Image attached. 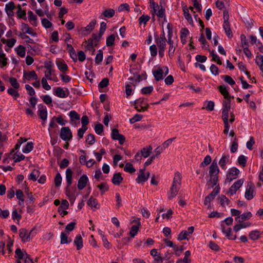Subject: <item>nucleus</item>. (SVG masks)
Listing matches in <instances>:
<instances>
[{"instance_id":"1","label":"nucleus","mask_w":263,"mask_h":263,"mask_svg":"<svg viewBox=\"0 0 263 263\" xmlns=\"http://www.w3.org/2000/svg\"><path fill=\"white\" fill-rule=\"evenodd\" d=\"M219 169L217 161L214 160L209 167L210 180L207 182L208 189H210L216 185L218 181Z\"/></svg>"},{"instance_id":"2","label":"nucleus","mask_w":263,"mask_h":263,"mask_svg":"<svg viewBox=\"0 0 263 263\" xmlns=\"http://www.w3.org/2000/svg\"><path fill=\"white\" fill-rule=\"evenodd\" d=\"M181 174L178 172L175 173L172 185L168 193V199L169 200H171L177 195L181 186Z\"/></svg>"},{"instance_id":"3","label":"nucleus","mask_w":263,"mask_h":263,"mask_svg":"<svg viewBox=\"0 0 263 263\" xmlns=\"http://www.w3.org/2000/svg\"><path fill=\"white\" fill-rule=\"evenodd\" d=\"M231 109V100H224L222 102V119L223 121H228L229 112Z\"/></svg>"},{"instance_id":"4","label":"nucleus","mask_w":263,"mask_h":263,"mask_svg":"<svg viewBox=\"0 0 263 263\" xmlns=\"http://www.w3.org/2000/svg\"><path fill=\"white\" fill-rule=\"evenodd\" d=\"M255 186L253 182L250 181L248 183L245 194V197L247 200H251L254 196Z\"/></svg>"},{"instance_id":"5","label":"nucleus","mask_w":263,"mask_h":263,"mask_svg":"<svg viewBox=\"0 0 263 263\" xmlns=\"http://www.w3.org/2000/svg\"><path fill=\"white\" fill-rule=\"evenodd\" d=\"M60 136L64 141L70 140L72 137V133L68 127H62L61 129Z\"/></svg>"},{"instance_id":"6","label":"nucleus","mask_w":263,"mask_h":263,"mask_svg":"<svg viewBox=\"0 0 263 263\" xmlns=\"http://www.w3.org/2000/svg\"><path fill=\"white\" fill-rule=\"evenodd\" d=\"M145 167L143 169L139 170L138 177L136 180L138 183L144 182L148 180L150 173L148 172L145 174Z\"/></svg>"},{"instance_id":"7","label":"nucleus","mask_w":263,"mask_h":263,"mask_svg":"<svg viewBox=\"0 0 263 263\" xmlns=\"http://www.w3.org/2000/svg\"><path fill=\"white\" fill-rule=\"evenodd\" d=\"M239 170L235 167L230 168L227 175L226 181L231 182L237 178L239 174Z\"/></svg>"},{"instance_id":"8","label":"nucleus","mask_w":263,"mask_h":263,"mask_svg":"<svg viewBox=\"0 0 263 263\" xmlns=\"http://www.w3.org/2000/svg\"><path fill=\"white\" fill-rule=\"evenodd\" d=\"M150 4L151 6L153 7V10L157 16L162 18L165 16V9L162 6H161L160 9H159V6L154 1H151Z\"/></svg>"},{"instance_id":"9","label":"nucleus","mask_w":263,"mask_h":263,"mask_svg":"<svg viewBox=\"0 0 263 263\" xmlns=\"http://www.w3.org/2000/svg\"><path fill=\"white\" fill-rule=\"evenodd\" d=\"M111 138L114 140H117L120 144H123L125 141V137L120 134L119 130L117 128H114L111 131Z\"/></svg>"},{"instance_id":"10","label":"nucleus","mask_w":263,"mask_h":263,"mask_svg":"<svg viewBox=\"0 0 263 263\" xmlns=\"http://www.w3.org/2000/svg\"><path fill=\"white\" fill-rule=\"evenodd\" d=\"M35 230V228L32 229L31 231L28 233L25 229H21L19 230V235L23 242L29 241L31 239L30 235L32 232Z\"/></svg>"},{"instance_id":"11","label":"nucleus","mask_w":263,"mask_h":263,"mask_svg":"<svg viewBox=\"0 0 263 263\" xmlns=\"http://www.w3.org/2000/svg\"><path fill=\"white\" fill-rule=\"evenodd\" d=\"M243 183V180L241 179L235 182L230 187L228 194L232 195L236 193V191L241 186Z\"/></svg>"},{"instance_id":"12","label":"nucleus","mask_w":263,"mask_h":263,"mask_svg":"<svg viewBox=\"0 0 263 263\" xmlns=\"http://www.w3.org/2000/svg\"><path fill=\"white\" fill-rule=\"evenodd\" d=\"M220 188L218 186L216 187L214 190L207 196L205 197L204 199V204L206 205L213 200L216 196L219 193Z\"/></svg>"},{"instance_id":"13","label":"nucleus","mask_w":263,"mask_h":263,"mask_svg":"<svg viewBox=\"0 0 263 263\" xmlns=\"http://www.w3.org/2000/svg\"><path fill=\"white\" fill-rule=\"evenodd\" d=\"M40 118L44 121L47 119V111L46 106L41 104L39 105V110L37 111Z\"/></svg>"},{"instance_id":"14","label":"nucleus","mask_w":263,"mask_h":263,"mask_svg":"<svg viewBox=\"0 0 263 263\" xmlns=\"http://www.w3.org/2000/svg\"><path fill=\"white\" fill-rule=\"evenodd\" d=\"M155 40L159 49H165L166 41L165 37H159L158 35H155Z\"/></svg>"},{"instance_id":"15","label":"nucleus","mask_w":263,"mask_h":263,"mask_svg":"<svg viewBox=\"0 0 263 263\" xmlns=\"http://www.w3.org/2000/svg\"><path fill=\"white\" fill-rule=\"evenodd\" d=\"M194 227H190L188 228L187 231H181L178 236V239L181 240L183 239H186L187 238V236L189 234H192L194 232Z\"/></svg>"},{"instance_id":"16","label":"nucleus","mask_w":263,"mask_h":263,"mask_svg":"<svg viewBox=\"0 0 263 263\" xmlns=\"http://www.w3.org/2000/svg\"><path fill=\"white\" fill-rule=\"evenodd\" d=\"M15 8V4L13 2H10L5 6V11L9 17L13 16V10Z\"/></svg>"},{"instance_id":"17","label":"nucleus","mask_w":263,"mask_h":263,"mask_svg":"<svg viewBox=\"0 0 263 263\" xmlns=\"http://www.w3.org/2000/svg\"><path fill=\"white\" fill-rule=\"evenodd\" d=\"M88 178L86 175H83L78 180V188L80 190H83L86 185Z\"/></svg>"},{"instance_id":"18","label":"nucleus","mask_w":263,"mask_h":263,"mask_svg":"<svg viewBox=\"0 0 263 263\" xmlns=\"http://www.w3.org/2000/svg\"><path fill=\"white\" fill-rule=\"evenodd\" d=\"M55 95L59 97L65 98L68 96L69 95V91L67 89L66 91H64L63 89L60 87H57L55 89Z\"/></svg>"},{"instance_id":"19","label":"nucleus","mask_w":263,"mask_h":263,"mask_svg":"<svg viewBox=\"0 0 263 263\" xmlns=\"http://www.w3.org/2000/svg\"><path fill=\"white\" fill-rule=\"evenodd\" d=\"M163 69L160 68V67L158 68L157 70L153 71V74L156 81H159L160 80H163Z\"/></svg>"},{"instance_id":"20","label":"nucleus","mask_w":263,"mask_h":263,"mask_svg":"<svg viewBox=\"0 0 263 263\" xmlns=\"http://www.w3.org/2000/svg\"><path fill=\"white\" fill-rule=\"evenodd\" d=\"M229 155H223L219 161V165L222 169L225 170L226 168V164L229 162Z\"/></svg>"},{"instance_id":"21","label":"nucleus","mask_w":263,"mask_h":263,"mask_svg":"<svg viewBox=\"0 0 263 263\" xmlns=\"http://www.w3.org/2000/svg\"><path fill=\"white\" fill-rule=\"evenodd\" d=\"M23 77L28 80H30L31 79L37 80L38 79L37 76L34 70L28 72L25 71L24 72Z\"/></svg>"},{"instance_id":"22","label":"nucleus","mask_w":263,"mask_h":263,"mask_svg":"<svg viewBox=\"0 0 263 263\" xmlns=\"http://www.w3.org/2000/svg\"><path fill=\"white\" fill-rule=\"evenodd\" d=\"M123 178L120 173H115L112 177L111 182L116 185H119L123 181Z\"/></svg>"},{"instance_id":"23","label":"nucleus","mask_w":263,"mask_h":263,"mask_svg":"<svg viewBox=\"0 0 263 263\" xmlns=\"http://www.w3.org/2000/svg\"><path fill=\"white\" fill-rule=\"evenodd\" d=\"M115 14V11L113 9H107L105 10L99 16L101 19H103L102 16L105 17L111 18Z\"/></svg>"},{"instance_id":"24","label":"nucleus","mask_w":263,"mask_h":263,"mask_svg":"<svg viewBox=\"0 0 263 263\" xmlns=\"http://www.w3.org/2000/svg\"><path fill=\"white\" fill-rule=\"evenodd\" d=\"M252 214L250 212H247L246 213L240 214V217H236L235 219V221L240 222L241 219L242 221L250 219L252 217Z\"/></svg>"},{"instance_id":"25","label":"nucleus","mask_w":263,"mask_h":263,"mask_svg":"<svg viewBox=\"0 0 263 263\" xmlns=\"http://www.w3.org/2000/svg\"><path fill=\"white\" fill-rule=\"evenodd\" d=\"M56 64L58 69L63 72H65L68 70V66L63 60L57 61Z\"/></svg>"},{"instance_id":"26","label":"nucleus","mask_w":263,"mask_h":263,"mask_svg":"<svg viewBox=\"0 0 263 263\" xmlns=\"http://www.w3.org/2000/svg\"><path fill=\"white\" fill-rule=\"evenodd\" d=\"M96 24V21L95 20L91 21L89 24L84 28L83 33L84 34H87L90 33L95 28Z\"/></svg>"},{"instance_id":"27","label":"nucleus","mask_w":263,"mask_h":263,"mask_svg":"<svg viewBox=\"0 0 263 263\" xmlns=\"http://www.w3.org/2000/svg\"><path fill=\"white\" fill-rule=\"evenodd\" d=\"M74 243L77 246V249L78 250L83 248V239L80 234H78L76 236L74 240Z\"/></svg>"},{"instance_id":"28","label":"nucleus","mask_w":263,"mask_h":263,"mask_svg":"<svg viewBox=\"0 0 263 263\" xmlns=\"http://www.w3.org/2000/svg\"><path fill=\"white\" fill-rule=\"evenodd\" d=\"M22 26V30L23 31L33 36H35L36 35V33L33 31V29L30 27L28 24L23 23Z\"/></svg>"},{"instance_id":"29","label":"nucleus","mask_w":263,"mask_h":263,"mask_svg":"<svg viewBox=\"0 0 263 263\" xmlns=\"http://www.w3.org/2000/svg\"><path fill=\"white\" fill-rule=\"evenodd\" d=\"M220 92L223 96L225 100H230L231 96L224 86L220 85L218 87Z\"/></svg>"},{"instance_id":"30","label":"nucleus","mask_w":263,"mask_h":263,"mask_svg":"<svg viewBox=\"0 0 263 263\" xmlns=\"http://www.w3.org/2000/svg\"><path fill=\"white\" fill-rule=\"evenodd\" d=\"M72 171L69 168H67L66 171V178L67 183V189H68L69 185H70L72 183Z\"/></svg>"},{"instance_id":"31","label":"nucleus","mask_w":263,"mask_h":263,"mask_svg":"<svg viewBox=\"0 0 263 263\" xmlns=\"http://www.w3.org/2000/svg\"><path fill=\"white\" fill-rule=\"evenodd\" d=\"M261 233L259 231L253 230L249 233V237L250 239L253 240H256L260 237Z\"/></svg>"},{"instance_id":"32","label":"nucleus","mask_w":263,"mask_h":263,"mask_svg":"<svg viewBox=\"0 0 263 263\" xmlns=\"http://www.w3.org/2000/svg\"><path fill=\"white\" fill-rule=\"evenodd\" d=\"M223 28L225 31V32L228 37H231L232 36V32L230 28V25L229 22H224L223 24Z\"/></svg>"},{"instance_id":"33","label":"nucleus","mask_w":263,"mask_h":263,"mask_svg":"<svg viewBox=\"0 0 263 263\" xmlns=\"http://www.w3.org/2000/svg\"><path fill=\"white\" fill-rule=\"evenodd\" d=\"M152 149V147L149 145L148 147H143L142 149H141L140 153L142 155V157L147 158L150 155Z\"/></svg>"},{"instance_id":"34","label":"nucleus","mask_w":263,"mask_h":263,"mask_svg":"<svg viewBox=\"0 0 263 263\" xmlns=\"http://www.w3.org/2000/svg\"><path fill=\"white\" fill-rule=\"evenodd\" d=\"M183 14L185 19L188 21V22L190 24L193 23V21L191 14L189 13V11L186 6H184L183 7Z\"/></svg>"},{"instance_id":"35","label":"nucleus","mask_w":263,"mask_h":263,"mask_svg":"<svg viewBox=\"0 0 263 263\" xmlns=\"http://www.w3.org/2000/svg\"><path fill=\"white\" fill-rule=\"evenodd\" d=\"M71 241V239L68 238V235L64 232H62L61 234V243L66 244L68 243Z\"/></svg>"},{"instance_id":"36","label":"nucleus","mask_w":263,"mask_h":263,"mask_svg":"<svg viewBox=\"0 0 263 263\" xmlns=\"http://www.w3.org/2000/svg\"><path fill=\"white\" fill-rule=\"evenodd\" d=\"M221 230L223 233L226 234V236L229 239H231L232 236V230L231 228H228L226 229V227L223 224H221Z\"/></svg>"},{"instance_id":"37","label":"nucleus","mask_w":263,"mask_h":263,"mask_svg":"<svg viewBox=\"0 0 263 263\" xmlns=\"http://www.w3.org/2000/svg\"><path fill=\"white\" fill-rule=\"evenodd\" d=\"M7 58L5 57L4 52H0V67L1 68L6 66L7 65Z\"/></svg>"},{"instance_id":"38","label":"nucleus","mask_w":263,"mask_h":263,"mask_svg":"<svg viewBox=\"0 0 263 263\" xmlns=\"http://www.w3.org/2000/svg\"><path fill=\"white\" fill-rule=\"evenodd\" d=\"M25 158V156L21 154V153L16 152L14 154L13 159L15 163L18 162L23 160Z\"/></svg>"},{"instance_id":"39","label":"nucleus","mask_w":263,"mask_h":263,"mask_svg":"<svg viewBox=\"0 0 263 263\" xmlns=\"http://www.w3.org/2000/svg\"><path fill=\"white\" fill-rule=\"evenodd\" d=\"M17 54L22 58L25 57L26 50L25 47L22 45H20L15 49Z\"/></svg>"},{"instance_id":"40","label":"nucleus","mask_w":263,"mask_h":263,"mask_svg":"<svg viewBox=\"0 0 263 263\" xmlns=\"http://www.w3.org/2000/svg\"><path fill=\"white\" fill-rule=\"evenodd\" d=\"M87 204L91 207H94L96 209H98L97 205L98 204V202L97 200L93 198V197H90V198L88 199L87 201Z\"/></svg>"},{"instance_id":"41","label":"nucleus","mask_w":263,"mask_h":263,"mask_svg":"<svg viewBox=\"0 0 263 263\" xmlns=\"http://www.w3.org/2000/svg\"><path fill=\"white\" fill-rule=\"evenodd\" d=\"M33 148V144L32 142H28L25 147L23 148L22 151L24 153H28L32 151Z\"/></svg>"},{"instance_id":"42","label":"nucleus","mask_w":263,"mask_h":263,"mask_svg":"<svg viewBox=\"0 0 263 263\" xmlns=\"http://www.w3.org/2000/svg\"><path fill=\"white\" fill-rule=\"evenodd\" d=\"M124 171L130 173H133L136 171V169L133 167L132 164L129 162L126 163L124 167Z\"/></svg>"},{"instance_id":"43","label":"nucleus","mask_w":263,"mask_h":263,"mask_svg":"<svg viewBox=\"0 0 263 263\" xmlns=\"http://www.w3.org/2000/svg\"><path fill=\"white\" fill-rule=\"evenodd\" d=\"M103 51L102 50L100 49L95 58V63L97 65L100 64L103 60Z\"/></svg>"},{"instance_id":"44","label":"nucleus","mask_w":263,"mask_h":263,"mask_svg":"<svg viewBox=\"0 0 263 263\" xmlns=\"http://www.w3.org/2000/svg\"><path fill=\"white\" fill-rule=\"evenodd\" d=\"M221 78L223 79L224 82L228 83L229 84L231 85H233L235 84V82L234 81V80L229 76L228 75H223L221 77Z\"/></svg>"},{"instance_id":"45","label":"nucleus","mask_w":263,"mask_h":263,"mask_svg":"<svg viewBox=\"0 0 263 263\" xmlns=\"http://www.w3.org/2000/svg\"><path fill=\"white\" fill-rule=\"evenodd\" d=\"M116 36L114 34H111L108 36L106 39V45L107 46H111L114 45V42L115 40Z\"/></svg>"},{"instance_id":"46","label":"nucleus","mask_w":263,"mask_h":263,"mask_svg":"<svg viewBox=\"0 0 263 263\" xmlns=\"http://www.w3.org/2000/svg\"><path fill=\"white\" fill-rule=\"evenodd\" d=\"M7 92L10 95L12 96L15 100L20 96L19 93L17 91L15 90L14 88L13 89L12 88H9V89H8Z\"/></svg>"},{"instance_id":"47","label":"nucleus","mask_w":263,"mask_h":263,"mask_svg":"<svg viewBox=\"0 0 263 263\" xmlns=\"http://www.w3.org/2000/svg\"><path fill=\"white\" fill-rule=\"evenodd\" d=\"M15 253L19 259H23L27 253L26 252H23L20 248L16 249Z\"/></svg>"},{"instance_id":"48","label":"nucleus","mask_w":263,"mask_h":263,"mask_svg":"<svg viewBox=\"0 0 263 263\" xmlns=\"http://www.w3.org/2000/svg\"><path fill=\"white\" fill-rule=\"evenodd\" d=\"M39 175V172L38 170H34L33 172L29 175L28 177V179L32 180V181H36L37 177Z\"/></svg>"},{"instance_id":"49","label":"nucleus","mask_w":263,"mask_h":263,"mask_svg":"<svg viewBox=\"0 0 263 263\" xmlns=\"http://www.w3.org/2000/svg\"><path fill=\"white\" fill-rule=\"evenodd\" d=\"M9 82L11 86L15 89H17L20 87V84L18 83L17 80L15 78L11 77L9 78Z\"/></svg>"},{"instance_id":"50","label":"nucleus","mask_w":263,"mask_h":263,"mask_svg":"<svg viewBox=\"0 0 263 263\" xmlns=\"http://www.w3.org/2000/svg\"><path fill=\"white\" fill-rule=\"evenodd\" d=\"M218 199L221 205L223 206H224L226 204L228 205L230 202L229 200L224 195H221L219 197Z\"/></svg>"},{"instance_id":"51","label":"nucleus","mask_w":263,"mask_h":263,"mask_svg":"<svg viewBox=\"0 0 263 263\" xmlns=\"http://www.w3.org/2000/svg\"><path fill=\"white\" fill-rule=\"evenodd\" d=\"M86 141L89 145H92L94 144L96 141L94 135L92 134H88L87 136Z\"/></svg>"},{"instance_id":"52","label":"nucleus","mask_w":263,"mask_h":263,"mask_svg":"<svg viewBox=\"0 0 263 263\" xmlns=\"http://www.w3.org/2000/svg\"><path fill=\"white\" fill-rule=\"evenodd\" d=\"M238 163L242 166V167H245L247 163V158L244 155H240L239 156L238 158Z\"/></svg>"},{"instance_id":"53","label":"nucleus","mask_w":263,"mask_h":263,"mask_svg":"<svg viewBox=\"0 0 263 263\" xmlns=\"http://www.w3.org/2000/svg\"><path fill=\"white\" fill-rule=\"evenodd\" d=\"M69 116L70 117L71 121H73V120H78L80 118V115L74 110H72L69 112Z\"/></svg>"},{"instance_id":"54","label":"nucleus","mask_w":263,"mask_h":263,"mask_svg":"<svg viewBox=\"0 0 263 263\" xmlns=\"http://www.w3.org/2000/svg\"><path fill=\"white\" fill-rule=\"evenodd\" d=\"M103 125L101 123H98L95 125V132L98 135H101L103 132Z\"/></svg>"},{"instance_id":"55","label":"nucleus","mask_w":263,"mask_h":263,"mask_svg":"<svg viewBox=\"0 0 263 263\" xmlns=\"http://www.w3.org/2000/svg\"><path fill=\"white\" fill-rule=\"evenodd\" d=\"M238 143H237V139L236 137H235L234 139V141L232 142V144L231 145V152L232 153H234L236 152L238 148Z\"/></svg>"},{"instance_id":"56","label":"nucleus","mask_w":263,"mask_h":263,"mask_svg":"<svg viewBox=\"0 0 263 263\" xmlns=\"http://www.w3.org/2000/svg\"><path fill=\"white\" fill-rule=\"evenodd\" d=\"M167 43H168V44L170 45L169 49H168L169 56H170V57L173 56V55L174 53L175 50V48L173 45V44H174L173 41L170 40V41H167Z\"/></svg>"},{"instance_id":"57","label":"nucleus","mask_w":263,"mask_h":263,"mask_svg":"<svg viewBox=\"0 0 263 263\" xmlns=\"http://www.w3.org/2000/svg\"><path fill=\"white\" fill-rule=\"evenodd\" d=\"M140 227L138 226L133 225L130 229L129 234L132 237H134L137 233Z\"/></svg>"},{"instance_id":"58","label":"nucleus","mask_w":263,"mask_h":263,"mask_svg":"<svg viewBox=\"0 0 263 263\" xmlns=\"http://www.w3.org/2000/svg\"><path fill=\"white\" fill-rule=\"evenodd\" d=\"M143 118V116L139 114H136L132 118L130 119L129 122L133 124L136 122L140 121Z\"/></svg>"},{"instance_id":"59","label":"nucleus","mask_w":263,"mask_h":263,"mask_svg":"<svg viewBox=\"0 0 263 263\" xmlns=\"http://www.w3.org/2000/svg\"><path fill=\"white\" fill-rule=\"evenodd\" d=\"M62 179L61 174L60 173H58L56 175L54 180L55 186L58 187L61 185Z\"/></svg>"},{"instance_id":"60","label":"nucleus","mask_w":263,"mask_h":263,"mask_svg":"<svg viewBox=\"0 0 263 263\" xmlns=\"http://www.w3.org/2000/svg\"><path fill=\"white\" fill-rule=\"evenodd\" d=\"M41 22L42 24L45 28H49L52 25V23L47 18H42Z\"/></svg>"},{"instance_id":"61","label":"nucleus","mask_w":263,"mask_h":263,"mask_svg":"<svg viewBox=\"0 0 263 263\" xmlns=\"http://www.w3.org/2000/svg\"><path fill=\"white\" fill-rule=\"evenodd\" d=\"M212 161V159L210 156L207 155L205 157L203 161L200 164V167H203L204 165H209Z\"/></svg>"},{"instance_id":"62","label":"nucleus","mask_w":263,"mask_h":263,"mask_svg":"<svg viewBox=\"0 0 263 263\" xmlns=\"http://www.w3.org/2000/svg\"><path fill=\"white\" fill-rule=\"evenodd\" d=\"M153 90V86H146L145 87H143L141 89V92L143 95H148L150 94Z\"/></svg>"},{"instance_id":"63","label":"nucleus","mask_w":263,"mask_h":263,"mask_svg":"<svg viewBox=\"0 0 263 263\" xmlns=\"http://www.w3.org/2000/svg\"><path fill=\"white\" fill-rule=\"evenodd\" d=\"M191 255V252L190 251H185L184 253V257L182 260V262L183 263H191V260L189 258L190 256Z\"/></svg>"},{"instance_id":"64","label":"nucleus","mask_w":263,"mask_h":263,"mask_svg":"<svg viewBox=\"0 0 263 263\" xmlns=\"http://www.w3.org/2000/svg\"><path fill=\"white\" fill-rule=\"evenodd\" d=\"M109 84V80L108 78H104L99 84V88H104L107 87Z\"/></svg>"}]
</instances>
